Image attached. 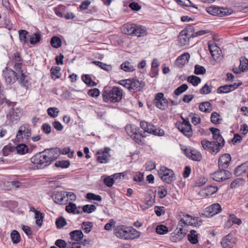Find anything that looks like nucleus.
<instances>
[{"label":"nucleus","instance_id":"1","mask_svg":"<svg viewBox=\"0 0 248 248\" xmlns=\"http://www.w3.org/2000/svg\"><path fill=\"white\" fill-rule=\"evenodd\" d=\"M60 152L61 149L59 148L46 149L33 156L31 161L36 165L37 169H42L56 160Z\"/></svg>","mask_w":248,"mask_h":248},{"label":"nucleus","instance_id":"2","mask_svg":"<svg viewBox=\"0 0 248 248\" xmlns=\"http://www.w3.org/2000/svg\"><path fill=\"white\" fill-rule=\"evenodd\" d=\"M102 96L103 100L106 103L108 102H119L122 98L123 91L117 87H113L110 90H104L103 92Z\"/></svg>","mask_w":248,"mask_h":248},{"label":"nucleus","instance_id":"3","mask_svg":"<svg viewBox=\"0 0 248 248\" xmlns=\"http://www.w3.org/2000/svg\"><path fill=\"white\" fill-rule=\"evenodd\" d=\"M118 83L127 88L129 91L134 93L142 91L145 86L144 82L139 81L136 78L122 80L119 81Z\"/></svg>","mask_w":248,"mask_h":248},{"label":"nucleus","instance_id":"4","mask_svg":"<svg viewBox=\"0 0 248 248\" xmlns=\"http://www.w3.org/2000/svg\"><path fill=\"white\" fill-rule=\"evenodd\" d=\"M140 127L148 133L158 136H162L164 135L163 129L157 128L155 125L145 121L140 123Z\"/></svg>","mask_w":248,"mask_h":248},{"label":"nucleus","instance_id":"5","mask_svg":"<svg viewBox=\"0 0 248 248\" xmlns=\"http://www.w3.org/2000/svg\"><path fill=\"white\" fill-rule=\"evenodd\" d=\"M158 174L161 180L167 184H170L175 179L173 171L164 166L160 167Z\"/></svg>","mask_w":248,"mask_h":248},{"label":"nucleus","instance_id":"6","mask_svg":"<svg viewBox=\"0 0 248 248\" xmlns=\"http://www.w3.org/2000/svg\"><path fill=\"white\" fill-rule=\"evenodd\" d=\"M206 12L214 16H224L231 14L232 10L227 8L212 6L206 8Z\"/></svg>","mask_w":248,"mask_h":248},{"label":"nucleus","instance_id":"7","mask_svg":"<svg viewBox=\"0 0 248 248\" xmlns=\"http://www.w3.org/2000/svg\"><path fill=\"white\" fill-rule=\"evenodd\" d=\"M201 144L204 150H210L212 154L217 153L223 147V144H217L216 145L213 141H210L206 139L201 141Z\"/></svg>","mask_w":248,"mask_h":248},{"label":"nucleus","instance_id":"8","mask_svg":"<svg viewBox=\"0 0 248 248\" xmlns=\"http://www.w3.org/2000/svg\"><path fill=\"white\" fill-rule=\"evenodd\" d=\"M22 115L20 108L17 107L12 108L6 115V118L10 122L16 123Z\"/></svg>","mask_w":248,"mask_h":248},{"label":"nucleus","instance_id":"9","mask_svg":"<svg viewBox=\"0 0 248 248\" xmlns=\"http://www.w3.org/2000/svg\"><path fill=\"white\" fill-rule=\"evenodd\" d=\"M31 136V130L28 125H23L19 128L17 132L16 138L18 141H21L24 139L28 140Z\"/></svg>","mask_w":248,"mask_h":248},{"label":"nucleus","instance_id":"10","mask_svg":"<svg viewBox=\"0 0 248 248\" xmlns=\"http://www.w3.org/2000/svg\"><path fill=\"white\" fill-rule=\"evenodd\" d=\"M237 238L232 233L223 237L221 241V245L223 248H232L236 244Z\"/></svg>","mask_w":248,"mask_h":248},{"label":"nucleus","instance_id":"11","mask_svg":"<svg viewBox=\"0 0 248 248\" xmlns=\"http://www.w3.org/2000/svg\"><path fill=\"white\" fill-rule=\"evenodd\" d=\"M218 170L212 174L213 179L217 182H220L226 180L230 178L231 176V173L226 170L225 169H219Z\"/></svg>","mask_w":248,"mask_h":248},{"label":"nucleus","instance_id":"12","mask_svg":"<svg viewBox=\"0 0 248 248\" xmlns=\"http://www.w3.org/2000/svg\"><path fill=\"white\" fill-rule=\"evenodd\" d=\"M168 101L164 97L162 93H158L155 94V98L154 100V104L160 109L164 110L168 106Z\"/></svg>","mask_w":248,"mask_h":248},{"label":"nucleus","instance_id":"13","mask_svg":"<svg viewBox=\"0 0 248 248\" xmlns=\"http://www.w3.org/2000/svg\"><path fill=\"white\" fill-rule=\"evenodd\" d=\"M208 48L212 58L215 61H219L221 58V50L214 42H208Z\"/></svg>","mask_w":248,"mask_h":248},{"label":"nucleus","instance_id":"14","mask_svg":"<svg viewBox=\"0 0 248 248\" xmlns=\"http://www.w3.org/2000/svg\"><path fill=\"white\" fill-rule=\"evenodd\" d=\"M128 227L125 225H118L114 229V233L118 237L127 240Z\"/></svg>","mask_w":248,"mask_h":248},{"label":"nucleus","instance_id":"15","mask_svg":"<svg viewBox=\"0 0 248 248\" xmlns=\"http://www.w3.org/2000/svg\"><path fill=\"white\" fill-rule=\"evenodd\" d=\"M190 37H192V33L188 30H184L180 32L179 35V42L181 46L189 45Z\"/></svg>","mask_w":248,"mask_h":248},{"label":"nucleus","instance_id":"16","mask_svg":"<svg viewBox=\"0 0 248 248\" xmlns=\"http://www.w3.org/2000/svg\"><path fill=\"white\" fill-rule=\"evenodd\" d=\"M5 81L8 84H13L16 80L17 73L12 69H6L3 71Z\"/></svg>","mask_w":248,"mask_h":248},{"label":"nucleus","instance_id":"17","mask_svg":"<svg viewBox=\"0 0 248 248\" xmlns=\"http://www.w3.org/2000/svg\"><path fill=\"white\" fill-rule=\"evenodd\" d=\"M231 160V157L230 154H225L221 156L218 161L219 169H226Z\"/></svg>","mask_w":248,"mask_h":248},{"label":"nucleus","instance_id":"18","mask_svg":"<svg viewBox=\"0 0 248 248\" xmlns=\"http://www.w3.org/2000/svg\"><path fill=\"white\" fill-rule=\"evenodd\" d=\"M110 149L108 147L104 148L103 151L97 152V161L100 163H106L108 161V157L109 156V152Z\"/></svg>","mask_w":248,"mask_h":248},{"label":"nucleus","instance_id":"19","mask_svg":"<svg viewBox=\"0 0 248 248\" xmlns=\"http://www.w3.org/2000/svg\"><path fill=\"white\" fill-rule=\"evenodd\" d=\"M206 211L211 214V216L219 214L222 210L220 205L216 203L205 208Z\"/></svg>","mask_w":248,"mask_h":248},{"label":"nucleus","instance_id":"20","mask_svg":"<svg viewBox=\"0 0 248 248\" xmlns=\"http://www.w3.org/2000/svg\"><path fill=\"white\" fill-rule=\"evenodd\" d=\"M178 129L184 135L187 137H190L192 135V130L191 125H186V124H178L177 126Z\"/></svg>","mask_w":248,"mask_h":248},{"label":"nucleus","instance_id":"21","mask_svg":"<svg viewBox=\"0 0 248 248\" xmlns=\"http://www.w3.org/2000/svg\"><path fill=\"white\" fill-rule=\"evenodd\" d=\"M186 216L190 218L191 220L189 221H185L184 219L182 218L180 220V221L182 222L185 224L187 225H191L194 226H200L202 223L201 219L199 217H193L191 216H190L188 214L186 215Z\"/></svg>","mask_w":248,"mask_h":248},{"label":"nucleus","instance_id":"22","mask_svg":"<svg viewBox=\"0 0 248 248\" xmlns=\"http://www.w3.org/2000/svg\"><path fill=\"white\" fill-rule=\"evenodd\" d=\"M13 60L15 62L14 68L16 71H21L22 70V65L23 62L20 54L16 52L14 54Z\"/></svg>","mask_w":248,"mask_h":248},{"label":"nucleus","instance_id":"23","mask_svg":"<svg viewBox=\"0 0 248 248\" xmlns=\"http://www.w3.org/2000/svg\"><path fill=\"white\" fill-rule=\"evenodd\" d=\"M190 58V54L186 52L179 56L175 61V64L178 66L184 65L188 62Z\"/></svg>","mask_w":248,"mask_h":248},{"label":"nucleus","instance_id":"24","mask_svg":"<svg viewBox=\"0 0 248 248\" xmlns=\"http://www.w3.org/2000/svg\"><path fill=\"white\" fill-rule=\"evenodd\" d=\"M248 172V163L246 162L237 166L235 170L234 174L236 176H241Z\"/></svg>","mask_w":248,"mask_h":248},{"label":"nucleus","instance_id":"25","mask_svg":"<svg viewBox=\"0 0 248 248\" xmlns=\"http://www.w3.org/2000/svg\"><path fill=\"white\" fill-rule=\"evenodd\" d=\"M127 240L134 239L139 238L140 235V232L134 229L132 227H128Z\"/></svg>","mask_w":248,"mask_h":248},{"label":"nucleus","instance_id":"26","mask_svg":"<svg viewBox=\"0 0 248 248\" xmlns=\"http://www.w3.org/2000/svg\"><path fill=\"white\" fill-rule=\"evenodd\" d=\"M217 187L211 185L208 186L204 189H202L201 193L202 195L205 196H211L215 193L217 191Z\"/></svg>","mask_w":248,"mask_h":248},{"label":"nucleus","instance_id":"27","mask_svg":"<svg viewBox=\"0 0 248 248\" xmlns=\"http://www.w3.org/2000/svg\"><path fill=\"white\" fill-rule=\"evenodd\" d=\"M17 72L19 73V77H16V80H18L20 84L25 87H27V84L28 83V79L27 76L23 73V70L18 71Z\"/></svg>","mask_w":248,"mask_h":248},{"label":"nucleus","instance_id":"28","mask_svg":"<svg viewBox=\"0 0 248 248\" xmlns=\"http://www.w3.org/2000/svg\"><path fill=\"white\" fill-rule=\"evenodd\" d=\"M70 239L75 241H79L83 237L84 235L80 230H75L70 233Z\"/></svg>","mask_w":248,"mask_h":248},{"label":"nucleus","instance_id":"29","mask_svg":"<svg viewBox=\"0 0 248 248\" xmlns=\"http://www.w3.org/2000/svg\"><path fill=\"white\" fill-rule=\"evenodd\" d=\"M145 31L146 30L144 27L135 24L134 32L132 35L138 37L143 36L145 34Z\"/></svg>","mask_w":248,"mask_h":248},{"label":"nucleus","instance_id":"30","mask_svg":"<svg viewBox=\"0 0 248 248\" xmlns=\"http://www.w3.org/2000/svg\"><path fill=\"white\" fill-rule=\"evenodd\" d=\"M199 109L201 111L209 113L212 110V105L209 102L201 103L199 105Z\"/></svg>","mask_w":248,"mask_h":248},{"label":"nucleus","instance_id":"31","mask_svg":"<svg viewBox=\"0 0 248 248\" xmlns=\"http://www.w3.org/2000/svg\"><path fill=\"white\" fill-rule=\"evenodd\" d=\"M140 129L135 125L129 124L125 126V130L131 137L139 131Z\"/></svg>","mask_w":248,"mask_h":248},{"label":"nucleus","instance_id":"32","mask_svg":"<svg viewBox=\"0 0 248 248\" xmlns=\"http://www.w3.org/2000/svg\"><path fill=\"white\" fill-rule=\"evenodd\" d=\"M61 68L58 66L52 67L50 70V73L52 79L55 80L61 77L60 72Z\"/></svg>","mask_w":248,"mask_h":248},{"label":"nucleus","instance_id":"33","mask_svg":"<svg viewBox=\"0 0 248 248\" xmlns=\"http://www.w3.org/2000/svg\"><path fill=\"white\" fill-rule=\"evenodd\" d=\"M186 155L195 161H200L202 159V155L199 152L195 151H191L186 153Z\"/></svg>","mask_w":248,"mask_h":248},{"label":"nucleus","instance_id":"34","mask_svg":"<svg viewBox=\"0 0 248 248\" xmlns=\"http://www.w3.org/2000/svg\"><path fill=\"white\" fill-rule=\"evenodd\" d=\"M134 24H127L123 26V32L128 35H133L134 32Z\"/></svg>","mask_w":248,"mask_h":248},{"label":"nucleus","instance_id":"35","mask_svg":"<svg viewBox=\"0 0 248 248\" xmlns=\"http://www.w3.org/2000/svg\"><path fill=\"white\" fill-rule=\"evenodd\" d=\"M50 44L52 47L58 48L62 46L61 39L57 36H53L50 40Z\"/></svg>","mask_w":248,"mask_h":248},{"label":"nucleus","instance_id":"36","mask_svg":"<svg viewBox=\"0 0 248 248\" xmlns=\"http://www.w3.org/2000/svg\"><path fill=\"white\" fill-rule=\"evenodd\" d=\"M93 63L106 71L108 72L112 70V66L111 65L107 64L106 63H104L100 61H93Z\"/></svg>","mask_w":248,"mask_h":248},{"label":"nucleus","instance_id":"37","mask_svg":"<svg viewBox=\"0 0 248 248\" xmlns=\"http://www.w3.org/2000/svg\"><path fill=\"white\" fill-rule=\"evenodd\" d=\"M64 198H65V192H58L55 195L54 202L61 204L62 203Z\"/></svg>","mask_w":248,"mask_h":248},{"label":"nucleus","instance_id":"38","mask_svg":"<svg viewBox=\"0 0 248 248\" xmlns=\"http://www.w3.org/2000/svg\"><path fill=\"white\" fill-rule=\"evenodd\" d=\"M41 39V34L39 32L33 33L30 36V42L31 45H35L39 42Z\"/></svg>","mask_w":248,"mask_h":248},{"label":"nucleus","instance_id":"39","mask_svg":"<svg viewBox=\"0 0 248 248\" xmlns=\"http://www.w3.org/2000/svg\"><path fill=\"white\" fill-rule=\"evenodd\" d=\"M83 81L89 86H95L96 83L93 81L88 75H83L82 77Z\"/></svg>","mask_w":248,"mask_h":248},{"label":"nucleus","instance_id":"40","mask_svg":"<svg viewBox=\"0 0 248 248\" xmlns=\"http://www.w3.org/2000/svg\"><path fill=\"white\" fill-rule=\"evenodd\" d=\"M121 68L125 72H132L135 70L134 67L129 62L123 63Z\"/></svg>","mask_w":248,"mask_h":248},{"label":"nucleus","instance_id":"41","mask_svg":"<svg viewBox=\"0 0 248 248\" xmlns=\"http://www.w3.org/2000/svg\"><path fill=\"white\" fill-rule=\"evenodd\" d=\"M187 81L196 86L201 82V79L198 77L192 75L187 78Z\"/></svg>","mask_w":248,"mask_h":248},{"label":"nucleus","instance_id":"42","mask_svg":"<svg viewBox=\"0 0 248 248\" xmlns=\"http://www.w3.org/2000/svg\"><path fill=\"white\" fill-rule=\"evenodd\" d=\"M195 231L191 230L190 232V234H188L187 235L188 240L193 244H196L198 242L197 235L195 234Z\"/></svg>","mask_w":248,"mask_h":248},{"label":"nucleus","instance_id":"43","mask_svg":"<svg viewBox=\"0 0 248 248\" xmlns=\"http://www.w3.org/2000/svg\"><path fill=\"white\" fill-rule=\"evenodd\" d=\"M155 194L150 191L149 196L146 197V202L148 205L151 206L155 202Z\"/></svg>","mask_w":248,"mask_h":248},{"label":"nucleus","instance_id":"44","mask_svg":"<svg viewBox=\"0 0 248 248\" xmlns=\"http://www.w3.org/2000/svg\"><path fill=\"white\" fill-rule=\"evenodd\" d=\"M19 38L21 42L22 43L26 44L28 42L27 40V35L28 34V32L26 30H20L18 31Z\"/></svg>","mask_w":248,"mask_h":248},{"label":"nucleus","instance_id":"45","mask_svg":"<svg viewBox=\"0 0 248 248\" xmlns=\"http://www.w3.org/2000/svg\"><path fill=\"white\" fill-rule=\"evenodd\" d=\"M11 238L14 244H17L20 241V236L17 231L14 230L11 233Z\"/></svg>","mask_w":248,"mask_h":248},{"label":"nucleus","instance_id":"46","mask_svg":"<svg viewBox=\"0 0 248 248\" xmlns=\"http://www.w3.org/2000/svg\"><path fill=\"white\" fill-rule=\"evenodd\" d=\"M214 140L213 141L217 145V144H225V140L220 133L213 136Z\"/></svg>","mask_w":248,"mask_h":248},{"label":"nucleus","instance_id":"47","mask_svg":"<svg viewBox=\"0 0 248 248\" xmlns=\"http://www.w3.org/2000/svg\"><path fill=\"white\" fill-rule=\"evenodd\" d=\"M230 85H225L219 87L217 90V92L218 93H226L232 91Z\"/></svg>","mask_w":248,"mask_h":248},{"label":"nucleus","instance_id":"48","mask_svg":"<svg viewBox=\"0 0 248 248\" xmlns=\"http://www.w3.org/2000/svg\"><path fill=\"white\" fill-rule=\"evenodd\" d=\"M28 149H29L28 147L23 144H19L16 147L17 153L20 155L25 154L26 153H27Z\"/></svg>","mask_w":248,"mask_h":248},{"label":"nucleus","instance_id":"49","mask_svg":"<svg viewBox=\"0 0 248 248\" xmlns=\"http://www.w3.org/2000/svg\"><path fill=\"white\" fill-rule=\"evenodd\" d=\"M44 217V214L41 213L39 211L35 212V218L36 219V223L39 226H41L42 225Z\"/></svg>","mask_w":248,"mask_h":248},{"label":"nucleus","instance_id":"50","mask_svg":"<svg viewBox=\"0 0 248 248\" xmlns=\"http://www.w3.org/2000/svg\"><path fill=\"white\" fill-rule=\"evenodd\" d=\"M82 209L83 212L84 213H91L96 210V207L93 204H86L84 205Z\"/></svg>","mask_w":248,"mask_h":248},{"label":"nucleus","instance_id":"51","mask_svg":"<svg viewBox=\"0 0 248 248\" xmlns=\"http://www.w3.org/2000/svg\"><path fill=\"white\" fill-rule=\"evenodd\" d=\"M187 89V85L186 84H183L175 90L174 93L176 95H179L186 91Z\"/></svg>","mask_w":248,"mask_h":248},{"label":"nucleus","instance_id":"52","mask_svg":"<svg viewBox=\"0 0 248 248\" xmlns=\"http://www.w3.org/2000/svg\"><path fill=\"white\" fill-rule=\"evenodd\" d=\"M156 232L158 234H164L168 232V228L165 225H160L157 226Z\"/></svg>","mask_w":248,"mask_h":248},{"label":"nucleus","instance_id":"53","mask_svg":"<svg viewBox=\"0 0 248 248\" xmlns=\"http://www.w3.org/2000/svg\"><path fill=\"white\" fill-rule=\"evenodd\" d=\"M47 111L48 115L52 118L56 117L59 112L58 109L56 108H49Z\"/></svg>","mask_w":248,"mask_h":248},{"label":"nucleus","instance_id":"54","mask_svg":"<svg viewBox=\"0 0 248 248\" xmlns=\"http://www.w3.org/2000/svg\"><path fill=\"white\" fill-rule=\"evenodd\" d=\"M86 198L90 200H95L98 202L102 201V197L99 195H96L92 193H88L87 194Z\"/></svg>","mask_w":248,"mask_h":248},{"label":"nucleus","instance_id":"55","mask_svg":"<svg viewBox=\"0 0 248 248\" xmlns=\"http://www.w3.org/2000/svg\"><path fill=\"white\" fill-rule=\"evenodd\" d=\"M211 92V87L208 83H206L200 90V93L202 94H209Z\"/></svg>","mask_w":248,"mask_h":248},{"label":"nucleus","instance_id":"56","mask_svg":"<svg viewBox=\"0 0 248 248\" xmlns=\"http://www.w3.org/2000/svg\"><path fill=\"white\" fill-rule=\"evenodd\" d=\"M194 68V73L196 75L204 74L206 72V69L202 66L196 64Z\"/></svg>","mask_w":248,"mask_h":248},{"label":"nucleus","instance_id":"57","mask_svg":"<svg viewBox=\"0 0 248 248\" xmlns=\"http://www.w3.org/2000/svg\"><path fill=\"white\" fill-rule=\"evenodd\" d=\"M55 165L57 167L67 168L70 166V162L69 161H58L55 163Z\"/></svg>","mask_w":248,"mask_h":248},{"label":"nucleus","instance_id":"58","mask_svg":"<svg viewBox=\"0 0 248 248\" xmlns=\"http://www.w3.org/2000/svg\"><path fill=\"white\" fill-rule=\"evenodd\" d=\"M220 115L216 112H213L212 113L211 115V121L213 124H219Z\"/></svg>","mask_w":248,"mask_h":248},{"label":"nucleus","instance_id":"59","mask_svg":"<svg viewBox=\"0 0 248 248\" xmlns=\"http://www.w3.org/2000/svg\"><path fill=\"white\" fill-rule=\"evenodd\" d=\"M56 224L58 228L61 229L66 224V221L64 218L62 217L57 219Z\"/></svg>","mask_w":248,"mask_h":248},{"label":"nucleus","instance_id":"60","mask_svg":"<svg viewBox=\"0 0 248 248\" xmlns=\"http://www.w3.org/2000/svg\"><path fill=\"white\" fill-rule=\"evenodd\" d=\"M55 244L59 248H67L68 243H67L63 239H58L56 241Z\"/></svg>","mask_w":248,"mask_h":248},{"label":"nucleus","instance_id":"61","mask_svg":"<svg viewBox=\"0 0 248 248\" xmlns=\"http://www.w3.org/2000/svg\"><path fill=\"white\" fill-rule=\"evenodd\" d=\"M115 180L114 178L111 176H108L104 179V184L108 187H111L114 184Z\"/></svg>","mask_w":248,"mask_h":248},{"label":"nucleus","instance_id":"62","mask_svg":"<svg viewBox=\"0 0 248 248\" xmlns=\"http://www.w3.org/2000/svg\"><path fill=\"white\" fill-rule=\"evenodd\" d=\"M83 226H84V227L83 228L84 232L88 233L91 232L93 225L90 222H83L82 223V227Z\"/></svg>","mask_w":248,"mask_h":248},{"label":"nucleus","instance_id":"63","mask_svg":"<svg viewBox=\"0 0 248 248\" xmlns=\"http://www.w3.org/2000/svg\"><path fill=\"white\" fill-rule=\"evenodd\" d=\"M239 68L241 71L244 72L248 70V60L245 59L243 61H240V63L239 65Z\"/></svg>","mask_w":248,"mask_h":248},{"label":"nucleus","instance_id":"64","mask_svg":"<svg viewBox=\"0 0 248 248\" xmlns=\"http://www.w3.org/2000/svg\"><path fill=\"white\" fill-rule=\"evenodd\" d=\"M167 194V189L164 186H159L158 188V195L160 199L164 198Z\"/></svg>","mask_w":248,"mask_h":248}]
</instances>
